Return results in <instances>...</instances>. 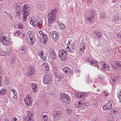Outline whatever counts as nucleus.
Segmentation results:
<instances>
[{
  "label": "nucleus",
  "instance_id": "49530a36",
  "mask_svg": "<svg viewBox=\"0 0 121 121\" xmlns=\"http://www.w3.org/2000/svg\"><path fill=\"white\" fill-rule=\"evenodd\" d=\"M63 78V77L62 76L59 75L56 77V78L59 79L60 80H61Z\"/></svg>",
  "mask_w": 121,
  "mask_h": 121
},
{
  "label": "nucleus",
  "instance_id": "c756f323",
  "mask_svg": "<svg viewBox=\"0 0 121 121\" xmlns=\"http://www.w3.org/2000/svg\"><path fill=\"white\" fill-rule=\"evenodd\" d=\"M100 65L102 68V69L104 71H105L106 67L105 63L104 62H101Z\"/></svg>",
  "mask_w": 121,
  "mask_h": 121
},
{
  "label": "nucleus",
  "instance_id": "c85d7f7f",
  "mask_svg": "<svg viewBox=\"0 0 121 121\" xmlns=\"http://www.w3.org/2000/svg\"><path fill=\"white\" fill-rule=\"evenodd\" d=\"M42 65L43 66H42L43 67L44 69H45V70H49V68L48 65L47 63L45 62H43V63Z\"/></svg>",
  "mask_w": 121,
  "mask_h": 121
},
{
  "label": "nucleus",
  "instance_id": "0eeeda50",
  "mask_svg": "<svg viewBox=\"0 0 121 121\" xmlns=\"http://www.w3.org/2000/svg\"><path fill=\"white\" fill-rule=\"evenodd\" d=\"M24 101L27 107L32 105V100L31 96L29 94L26 95V97L24 98Z\"/></svg>",
  "mask_w": 121,
  "mask_h": 121
},
{
  "label": "nucleus",
  "instance_id": "e2e57ef3",
  "mask_svg": "<svg viewBox=\"0 0 121 121\" xmlns=\"http://www.w3.org/2000/svg\"><path fill=\"white\" fill-rule=\"evenodd\" d=\"M116 36L118 37L121 38V35L119 34H116Z\"/></svg>",
  "mask_w": 121,
  "mask_h": 121
},
{
  "label": "nucleus",
  "instance_id": "a211bd4d",
  "mask_svg": "<svg viewBox=\"0 0 121 121\" xmlns=\"http://www.w3.org/2000/svg\"><path fill=\"white\" fill-rule=\"evenodd\" d=\"M75 96L78 98L83 99L87 96L86 93L84 92H79L75 95Z\"/></svg>",
  "mask_w": 121,
  "mask_h": 121
},
{
  "label": "nucleus",
  "instance_id": "a19ab883",
  "mask_svg": "<svg viewBox=\"0 0 121 121\" xmlns=\"http://www.w3.org/2000/svg\"><path fill=\"white\" fill-rule=\"evenodd\" d=\"M43 120L42 121H48L47 116V115H44L43 117Z\"/></svg>",
  "mask_w": 121,
  "mask_h": 121
},
{
  "label": "nucleus",
  "instance_id": "6e6d98bb",
  "mask_svg": "<svg viewBox=\"0 0 121 121\" xmlns=\"http://www.w3.org/2000/svg\"><path fill=\"white\" fill-rule=\"evenodd\" d=\"M113 113H114V114L115 115H117L118 113V112L115 110L113 111Z\"/></svg>",
  "mask_w": 121,
  "mask_h": 121
},
{
  "label": "nucleus",
  "instance_id": "ddd939ff",
  "mask_svg": "<svg viewBox=\"0 0 121 121\" xmlns=\"http://www.w3.org/2000/svg\"><path fill=\"white\" fill-rule=\"evenodd\" d=\"M50 35L52 38L55 40H57L59 38L58 33L55 31H52L50 32Z\"/></svg>",
  "mask_w": 121,
  "mask_h": 121
},
{
  "label": "nucleus",
  "instance_id": "052dcab7",
  "mask_svg": "<svg viewBox=\"0 0 121 121\" xmlns=\"http://www.w3.org/2000/svg\"><path fill=\"white\" fill-rule=\"evenodd\" d=\"M75 71L76 73H80V70L79 69H77L75 70Z\"/></svg>",
  "mask_w": 121,
  "mask_h": 121
},
{
  "label": "nucleus",
  "instance_id": "6e6552de",
  "mask_svg": "<svg viewBox=\"0 0 121 121\" xmlns=\"http://www.w3.org/2000/svg\"><path fill=\"white\" fill-rule=\"evenodd\" d=\"M56 15L49 13L48 16V22L50 24H52L55 21Z\"/></svg>",
  "mask_w": 121,
  "mask_h": 121
},
{
  "label": "nucleus",
  "instance_id": "58836bf2",
  "mask_svg": "<svg viewBox=\"0 0 121 121\" xmlns=\"http://www.w3.org/2000/svg\"><path fill=\"white\" fill-rule=\"evenodd\" d=\"M21 33V31H20L17 30L14 33V35L15 36H18Z\"/></svg>",
  "mask_w": 121,
  "mask_h": 121
},
{
  "label": "nucleus",
  "instance_id": "f3484780",
  "mask_svg": "<svg viewBox=\"0 0 121 121\" xmlns=\"http://www.w3.org/2000/svg\"><path fill=\"white\" fill-rule=\"evenodd\" d=\"M27 48L25 45H22L19 48L18 52L20 54H23L26 51Z\"/></svg>",
  "mask_w": 121,
  "mask_h": 121
},
{
  "label": "nucleus",
  "instance_id": "f704fd0d",
  "mask_svg": "<svg viewBox=\"0 0 121 121\" xmlns=\"http://www.w3.org/2000/svg\"><path fill=\"white\" fill-rule=\"evenodd\" d=\"M38 8L40 9L43 10L44 9V6L41 4H39L37 5Z\"/></svg>",
  "mask_w": 121,
  "mask_h": 121
},
{
  "label": "nucleus",
  "instance_id": "9b49d317",
  "mask_svg": "<svg viewBox=\"0 0 121 121\" xmlns=\"http://www.w3.org/2000/svg\"><path fill=\"white\" fill-rule=\"evenodd\" d=\"M51 76L48 75H45L43 78V82L44 84H48L51 82L52 79Z\"/></svg>",
  "mask_w": 121,
  "mask_h": 121
},
{
  "label": "nucleus",
  "instance_id": "1a4fd4ad",
  "mask_svg": "<svg viewBox=\"0 0 121 121\" xmlns=\"http://www.w3.org/2000/svg\"><path fill=\"white\" fill-rule=\"evenodd\" d=\"M59 57L61 60H65L67 58L66 54L65 51L64 50L59 51Z\"/></svg>",
  "mask_w": 121,
  "mask_h": 121
},
{
  "label": "nucleus",
  "instance_id": "4be33fe9",
  "mask_svg": "<svg viewBox=\"0 0 121 121\" xmlns=\"http://www.w3.org/2000/svg\"><path fill=\"white\" fill-rule=\"evenodd\" d=\"M112 102V101L111 100H109L107 101L106 103V109L109 110L111 109Z\"/></svg>",
  "mask_w": 121,
  "mask_h": 121
},
{
  "label": "nucleus",
  "instance_id": "473e14b6",
  "mask_svg": "<svg viewBox=\"0 0 121 121\" xmlns=\"http://www.w3.org/2000/svg\"><path fill=\"white\" fill-rule=\"evenodd\" d=\"M13 93V95H14V97H13V98L14 99H16L17 97V92L16 91L15 89H12L11 91Z\"/></svg>",
  "mask_w": 121,
  "mask_h": 121
},
{
  "label": "nucleus",
  "instance_id": "bb28decb",
  "mask_svg": "<svg viewBox=\"0 0 121 121\" xmlns=\"http://www.w3.org/2000/svg\"><path fill=\"white\" fill-rule=\"evenodd\" d=\"M118 19L121 21V15H119L118 14H117L115 15L114 17L113 18L112 20L114 21H116Z\"/></svg>",
  "mask_w": 121,
  "mask_h": 121
},
{
  "label": "nucleus",
  "instance_id": "7ed1b4c3",
  "mask_svg": "<svg viewBox=\"0 0 121 121\" xmlns=\"http://www.w3.org/2000/svg\"><path fill=\"white\" fill-rule=\"evenodd\" d=\"M11 48L9 47L4 49H0V55L5 56L6 55H9L11 52Z\"/></svg>",
  "mask_w": 121,
  "mask_h": 121
},
{
  "label": "nucleus",
  "instance_id": "de8ad7c7",
  "mask_svg": "<svg viewBox=\"0 0 121 121\" xmlns=\"http://www.w3.org/2000/svg\"><path fill=\"white\" fill-rule=\"evenodd\" d=\"M5 84L6 85H8V84L9 81L8 79H6L5 80Z\"/></svg>",
  "mask_w": 121,
  "mask_h": 121
},
{
  "label": "nucleus",
  "instance_id": "423d86ee",
  "mask_svg": "<svg viewBox=\"0 0 121 121\" xmlns=\"http://www.w3.org/2000/svg\"><path fill=\"white\" fill-rule=\"evenodd\" d=\"M0 41L3 44L7 46L9 45V44L13 43V42H11L9 39H8L5 36L2 35L0 36Z\"/></svg>",
  "mask_w": 121,
  "mask_h": 121
},
{
  "label": "nucleus",
  "instance_id": "2f4dec72",
  "mask_svg": "<svg viewBox=\"0 0 121 121\" xmlns=\"http://www.w3.org/2000/svg\"><path fill=\"white\" fill-rule=\"evenodd\" d=\"M59 27L60 30H63L65 29L66 26L63 24L61 23L59 24Z\"/></svg>",
  "mask_w": 121,
  "mask_h": 121
},
{
  "label": "nucleus",
  "instance_id": "2eb2a0df",
  "mask_svg": "<svg viewBox=\"0 0 121 121\" xmlns=\"http://www.w3.org/2000/svg\"><path fill=\"white\" fill-rule=\"evenodd\" d=\"M86 61L89 63L91 65H93L94 66L98 67V68H99V66L98 64V63L96 61L92 60L91 58H89Z\"/></svg>",
  "mask_w": 121,
  "mask_h": 121
},
{
  "label": "nucleus",
  "instance_id": "412c9836",
  "mask_svg": "<svg viewBox=\"0 0 121 121\" xmlns=\"http://www.w3.org/2000/svg\"><path fill=\"white\" fill-rule=\"evenodd\" d=\"M21 7H16L15 10V17H19L21 14Z\"/></svg>",
  "mask_w": 121,
  "mask_h": 121
},
{
  "label": "nucleus",
  "instance_id": "cd10ccee",
  "mask_svg": "<svg viewBox=\"0 0 121 121\" xmlns=\"http://www.w3.org/2000/svg\"><path fill=\"white\" fill-rule=\"evenodd\" d=\"M119 77L118 76H114L112 79H111L110 81L111 82H116L118 79Z\"/></svg>",
  "mask_w": 121,
  "mask_h": 121
},
{
  "label": "nucleus",
  "instance_id": "f03ea898",
  "mask_svg": "<svg viewBox=\"0 0 121 121\" xmlns=\"http://www.w3.org/2000/svg\"><path fill=\"white\" fill-rule=\"evenodd\" d=\"M95 12L94 10H91L89 11V13L87 14L86 19L88 22L91 23L94 19Z\"/></svg>",
  "mask_w": 121,
  "mask_h": 121
},
{
  "label": "nucleus",
  "instance_id": "aec40b11",
  "mask_svg": "<svg viewBox=\"0 0 121 121\" xmlns=\"http://www.w3.org/2000/svg\"><path fill=\"white\" fill-rule=\"evenodd\" d=\"M47 35H45L41 36H40V42L44 44L46 43V41L48 40V38L47 37Z\"/></svg>",
  "mask_w": 121,
  "mask_h": 121
},
{
  "label": "nucleus",
  "instance_id": "b1692460",
  "mask_svg": "<svg viewBox=\"0 0 121 121\" xmlns=\"http://www.w3.org/2000/svg\"><path fill=\"white\" fill-rule=\"evenodd\" d=\"M86 44L85 43H82L80 45V49L81 51H84L86 48Z\"/></svg>",
  "mask_w": 121,
  "mask_h": 121
},
{
  "label": "nucleus",
  "instance_id": "f8f14e48",
  "mask_svg": "<svg viewBox=\"0 0 121 121\" xmlns=\"http://www.w3.org/2000/svg\"><path fill=\"white\" fill-rule=\"evenodd\" d=\"M35 71V68L32 66H30L29 67L28 72L27 73L26 75L30 77L32 75Z\"/></svg>",
  "mask_w": 121,
  "mask_h": 121
},
{
  "label": "nucleus",
  "instance_id": "7c9ffc66",
  "mask_svg": "<svg viewBox=\"0 0 121 121\" xmlns=\"http://www.w3.org/2000/svg\"><path fill=\"white\" fill-rule=\"evenodd\" d=\"M6 92V90L5 88H3L0 91V94L3 95L5 94Z\"/></svg>",
  "mask_w": 121,
  "mask_h": 121
},
{
  "label": "nucleus",
  "instance_id": "680f3d73",
  "mask_svg": "<svg viewBox=\"0 0 121 121\" xmlns=\"http://www.w3.org/2000/svg\"><path fill=\"white\" fill-rule=\"evenodd\" d=\"M2 80V77L1 76H0V87L1 86Z\"/></svg>",
  "mask_w": 121,
  "mask_h": 121
},
{
  "label": "nucleus",
  "instance_id": "5701e85b",
  "mask_svg": "<svg viewBox=\"0 0 121 121\" xmlns=\"http://www.w3.org/2000/svg\"><path fill=\"white\" fill-rule=\"evenodd\" d=\"M86 102V100L85 99L81 100L79 102L76 103V104L78 105V107L79 108L81 107L82 105L85 104Z\"/></svg>",
  "mask_w": 121,
  "mask_h": 121
},
{
  "label": "nucleus",
  "instance_id": "6ab92c4d",
  "mask_svg": "<svg viewBox=\"0 0 121 121\" xmlns=\"http://www.w3.org/2000/svg\"><path fill=\"white\" fill-rule=\"evenodd\" d=\"M111 66L114 69H118L121 67V62L120 61H117Z\"/></svg>",
  "mask_w": 121,
  "mask_h": 121
},
{
  "label": "nucleus",
  "instance_id": "4468645a",
  "mask_svg": "<svg viewBox=\"0 0 121 121\" xmlns=\"http://www.w3.org/2000/svg\"><path fill=\"white\" fill-rule=\"evenodd\" d=\"M50 57L52 60L55 59L56 57V53L53 48H51L49 50Z\"/></svg>",
  "mask_w": 121,
  "mask_h": 121
},
{
  "label": "nucleus",
  "instance_id": "393cba45",
  "mask_svg": "<svg viewBox=\"0 0 121 121\" xmlns=\"http://www.w3.org/2000/svg\"><path fill=\"white\" fill-rule=\"evenodd\" d=\"M71 46H72L70 45V46H67L66 50L67 52H69L70 53L73 52L74 50L73 49V47Z\"/></svg>",
  "mask_w": 121,
  "mask_h": 121
},
{
  "label": "nucleus",
  "instance_id": "37998d69",
  "mask_svg": "<svg viewBox=\"0 0 121 121\" xmlns=\"http://www.w3.org/2000/svg\"><path fill=\"white\" fill-rule=\"evenodd\" d=\"M113 50V48L111 47H109L107 48V51L108 52H111Z\"/></svg>",
  "mask_w": 121,
  "mask_h": 121
},
{
  "label": "nucleus",
  "instance_id": "69168bd1",
  "mask_svg": "<svg viewBox=\"0 0 121 121\" xmlns=\"http://www.w3.org/2000/svg\"><path fill=\"white\" fill-rule=\"evenodd\" d=\"M102 108L104 110H106V105H104L102 107Z\"/></svg>",
  "mask_w": 121,
  "mask_h": 121
},
{
  "label": "nucleus",
  "instance_id": "bf43d9fd",
  "mask_svg": "<svg viewBox=\"0 0 121 121\" xmlns=\"http://www.w3.org/2000/svg\"><path fill=\"white\" fill-rule=\"evenodd\" d=\"M99 78L101 80H103L104 79L103 77L102 76H99Z\"/></svg>",
  "mask_w": 121,
  "mask_h": 121
},
{
  "label": "nucleus",
  "instance_id": "0e129e2a",
  "mask_svg": "<svg viewBox=\"0 0 121 121\" xmlns=\"http://www.w3.org/2000/svg\"><path fill=\"white\" fill-rule=\"evenodd\" d=\"M39 54L40 56H43V53L40 52L39 53Z\"/></svg>",
  "mask_w": 121,
  "mask_h": 121
},
{
  "label": "nucleus",
  "instance_id": "338daca9",
  "mask_svg": "<svg viewBox=\"0 0 121 121\" xmlns=\"http://www.w3.org/2000/svg\"><path fill=\"white\" fill-rule=\"evenodd\" d=\"M31 34V32L30 31L27 32V34L29 35L30 34Z\"/></svg>",
  "mask_w": 121,
  "mask_h": 121
},
{
  "label": "nucleus",
  "instance_id": "5fc2aeb1",
  "mask_svg": "<svg viewBox=\"0 0 121 121\" xmlns=\"http://www.w3.org/2000/svg\"><path fill=\"white\" fill-rule=\"evenodd\" d=\"M71 40L70 39H69L68 40V42L67 44V46H70L69 44L71 43Z\"/></svg>",
  "mask_w": 121,
  "mask_h": 121
},
{
  "label": "nucleus",
  "instance_id": "864d4df0",
  "mask_svg": "<svg viewBox=\"0 0 121 121\" xmlns=\"http://www.w3.org/2000/svg\"><path fill=\"white\" fill-rule=\"evenodd\" d=\"M15 63V60L14 59H12L10 61V64H13Z\"/></svg>",
  "mask_w": 121,
  "mask_h": 121
},
{
  "label": "nucleus",
  "instance_id": "a18cd8bd",
  "mask_svg": "<svg viewBox=\"0 0 121 121\" xmlns=\"http://www.w3.org/2000/svg\"><path fill=\"white\" fill-rule=\"evenodd\" d=\"M110 67L108 64H106V70L108 71L110 70Z\"/></svg>",
  "mask_w": 121,
  "mask_h": 121
},
{
  "label": "nucleus",
  "instance_id": "774afa93",
  "mask_svg": "<svg viewBox=\"0 0 121 121\" xmlns=\"http://www.w3.org/2000/svg\"><path fill=\"white\" fill-rule=\"evenodd\" d=\"M34 43V42L33 41H31V42L30 43V45L31 46H33V45Z\"/></svg>",
  "mask_w": 121,
  "mask_h": 121
},
{
  "label": "nucleus",
  "instance_id": "c9c22d12",
  "mask_svg": "<svg viewBox=\"0 0 121 121\" xmlns=\"http://www.w3.org/2000/svg\"><path fill=\"white\" fill-rule=\"evenodd\" d=\"M94 33L98 37H101V34L98 31L94 32Z\"/></svg>",
  "mask_w": 121,
  "mask_h": 121
},
{
  "label": "nucleus",
  "instance_id": "e433bc0d",
  "mask_svg": "<svg viewBox=\"0 0 121 121\" xmlns=\"http://www.w3.org/2000/svg\"><path fill=\"white\" fill-rule=\"evenodd\" d=\"M117 96L118 97L119 99L120 102H121V91L117 92Z\"/></svg>",
  "mask_w": 121,
  "mask_h": 121
},
{
  "label": "nucleus",
  "instance_id": "a878e982",
  "mask_svg": "<svg viewBox=\"0 0 121 121\" xmlns=\"http://www.w3.org/2000/svg\"><path fill=\"white\" fill-rule=\"evenodd\" d=\"M32 90L35 93H36L37 91V85L35 83H33L31 85Z\"/></svg>",
  "mask_w": 121,
  "mask_h": 121
},
{
  "label": "nucleus",
  "instance_id": "3c124183",
  "mask_svg": "<svg viewBox=\"0 0 121 121\" xmlns=\"http://www.w3.org/2000/svg\"><path fill=\"white\" fill-rule=\"evenodd\" d=\"M8 16L9 17V18L11 20H12L13 19V18L11 14H9L8 15Z\"/></svg>",
  "mask_w": 121,
  "mask_h": 121
},
{
  "label": "nucleus",
  "instance_id": "79ce46f5",
  "mask_svg": "<svg viewBox=\"0 0 121 121\" xmlns=\"http://www.w3.org/2000/svg\"><path fill=\"white\" fill-rule=\"evenodd\" d=\"M39 34L40 35L38 36L40 37V36H43V35H46V34H45L42 31H40L39 32Z\"/></svg>",
  "mask_w": 121,
  "mask_h": 121
},
{
  "label": "nucleus",
  "instance_id": "f257e3e1",
  "mask_svg": "<svg viewBox=\"0 0 121 121\" xmlns=\"http://www.w3.org/2000/svg\"><path fill=\"white\" fill-rule=\"evenodd\" d=\"M22 10L23 13V21L25 22L26 20L27 17L30 13V8L28 5L25 4L24 5L23 9Z\"/></svg>",
  "mask_w": 121,
  "mask_h": 121
},
{
  "label": "nucleus",
  "instance_id": "72a5a7b5",
  "mask_svg": "<svg viewBox=\"0 0 121 121\" xmlns=\"http://www.w3.org/2000/svg\"><path fill=\"white\" fill-rule=\"evenodd\" d=\"M109 116L110 117L108 120V121H114L115 120V118L112 114H110Z\"/></svg>",
  "mask_w": 121,
  "mask_h": 121
},
{
  "label": "nucleus",
  "instance_id": "4d7b16f0",
  "mask_svg": "<svg viewBox=\"0 0 121 121\" xmlns=\"http://www.w3.org/2000/svg\"><path fill=\"white\" fill-rule=\"evenodd\" d=\"M86 83L88 84H90L91 83V81L89 79L87 80H86Z\"/></svg>",
  "mask_w": 121,
  "mask_h": 121
},
{
  "label": "nucleus",
  "instance_id": "13d9d810",
  "mask_svg": "<svg viewBox=\"0 0 121 121\" xmlns=\"http://www.w3.org/2000/svg\"><path fill=\"white\" fill-rule=\"evenodd\" d=\"M54 74L55 76V77H56V78L59 75L58 73L56 72H55Z\"/></svg>",
  "mask_w": 121,
  "mask_h": 121
},
{
  "label": "nucleus",
  "instance_id": "dca6fc26",
  "mask_svg": "<svg viewBox=\"0 0 121 121\" xmlns=\"http://www.w3.org/2000/svg\"><path fill=\"white\" fill-rule=\"evenodd\" d=\"M63 72L65 73V74H69L70 73L72 74L73 71L72 70H71L70 69L69 67L65 66L62 69Z\"/></svg>",
  "mask_w": 121,
  "mask_h": 121
},
{
  "label": "nucleus",
  "instance_id": "c03bdc74",
  "mask_svg": "<svg viewBox=\"0 0 121 121\" xmlns=\"http://www.w3.org/2000/svg\"><path fill=\"white\" fill-rule=\"evenodd\" d=\"M16 7H21L20 4L19 2L17 3L16 4Z\"/></svg>",
  "mask_w": 121,
  "mask_h": 121
},
{
  "label": "nucleus",
  "instance_id": "39448f33",
  "mask_svg": "<svg viewBox=\"0 0 121 121\" xmlns=\"http://www.w3.org/2000/svg\"><path fill=\"white\" fill-rule=\"evenodd\" d=\"M60 100L63 104L67 102V101H70V98L67 94L64 93H61L60 95Z\"/></svg>",
  "mask_w": 121,
  "mask_h": 121
},
{
  "label": "nucleus",
  "instance_id": "9d476101",
  "mask_svg": "<svg viewBox=\"0 0 121 121\" xmlns=\"http://www.w3.org/2000/svg\"><path fill=\"white\" fill-rule=\"evenodd\" d=\"M61 115V113L60 111H57L54 112L53 113V116L54 120L56 121L60 119Z\"/></svg>",
  "mask_w": 121,
  "mask_h": 121
},
{
  "label": "nucleus",
  "instance_id": "20e7f679",
  "mask_svg": "<svg viewBox=\"0 0 121 121\" xmlns=\"http://www.w3.org/2000/svg\"><path fill=\"white\" fill-rule=\"evenodd\" d=\"M43 21L40 19H38L37 20H33L31 19L30 21V24L35 27H38L39 26H41L42 23Z\"/></svg>",
  "mask_w": 121,
  "mask_h": 121
},
{
  "label": "nucleus",
  "instance_id": "4c0bfd02",
  "mask_svg": "<svg viewBox=\"0 0 121 121\" xmlns=\"http://www.w3.org/2000/svg\"><path fill=\"white\" fill-rule=\"evenodd\" d=\"M57 12V10L56 9H52V10L51 12H50L49 13H51V14H54V15H56V13Z\"/></svg>",
  "mask_w": 121,
  "mask_h": 121
},
{
  "label": "nucleus",
  "instance_id": "ea45409f",
  "mask_svg": "<svg viewBox=\"0 0 121 121\" xmlns=\"http://www.w3.org/2000/svg\"><path fill=\"white\" fill-rule=\"evenodd\" d=\"M106 16V14L104 13H102L101 14L100 18L101 19H103Z\"/></svg>",
  "mask_w": 121,
  "mask_h": 121
},
{
  "label": "nucleus",
  "instance_id": "09e8293b",
  "mask_svg": "<svg viewBox=\"0 0 121 121\" xmlns=\"http://www.w3.org/2000/svg\"><path fill=\"white\" fill-rule=\"evenodd\" d=\"M30 40L31 41H35V39L34 37H32L30 38Z\"/></svg>",
  "mask_w": 121,
  "mask_h": 121
},
{
  "label": "nucleus",
  "instance_id": "603ef678",
  "mask_svg": "<svg viewBox=\"0 0 121 121\" xmlns=\"http://www.w3.org/2000/svg\"><path fill=\"white\" fill-rule=\"evenodd\" d=\"M23 28V26L22 25H21L20 23L19 24V25H18V28H20V29H22Z\"/></svg>",
  "mask_w": 121,
  "mask_h": 121
},
{
  "label": "nucleus",
  "instance_id": "8fccbe9b",
  "mask_svg": "<svg viewBox=\"0 0 121 121\" xmlns=\"http://www.w3.org/2000/svg\"><path fill=\"white\" fill-rule=\"evenodd\" d=\"M72 111L70 109H68L66 111L67 113L68 114H69L71 113Z\"/></svg>",
  "mask_w": 121,
  "mask_h": 121
}]
</instances>
